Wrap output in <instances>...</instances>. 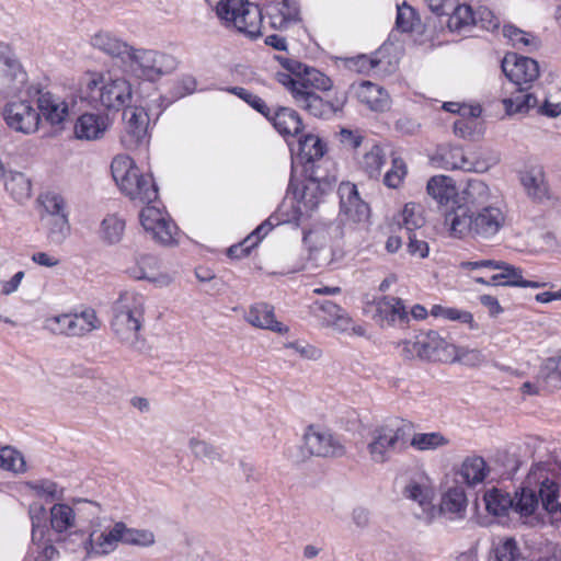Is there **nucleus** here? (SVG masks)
Returning <instances> with one entry per match:
<instances>
[{
	"mask_svg": "<svg viewBox=\"0 0 561 561\" xmlns=\"http://www.w3.org/2000/svg\"><path fill=\"white\" fill-rule=\"evenodd\" d=\"M245 320L252 327L276 333H287L288 327L275 319L274 308L265 302H256L249 308Z\"/></svg>",
	"mask_w": 561,
	"mask_h": 561,
	"instance_id": "27",
	"label": "nucleus"
},
{
	"mask_svg": "<svg viewBox=\"0 0 561 561\" xmlns=\"http://www.w3.org/2000/svg\"><path fill=\"white\" fill-rule=\"evenodd\" d=\"M523 185L528 192V195L537 201H542L548 197V186L543 180V175L539 172L537 174L528 173L523 176Z\"/></svg>",
	"mask_w": 561,
	"mask_h": 561,
	"instance_id": "57",
	"label": "nucleus"
},
{
	"mask_svg": "<svg viewBox=\"0 0 561 561\" xmlns=\"http://www.w3.org/2000/svg\"><path fill=\"white\" fill-rule=\"evenodd\" d=\"M448 444L449 439L440 432L415 433L410 440L411 447L419 451L436 450Z\"/></svg>",
	"mask_w": 561,
	"mask_h": 561,
	"instance_id": "46",
	"label": "nucleus"
},
{
	"mask_svg": "<svg viewBox=\"0 0 561 561\" xmlns=\"http://www.w3.org/2000/svg\"><path fill=\"white\" fill-rule=\"evenodd\" d=\"M142 228L149 232L157 242L170 245L174 242L176 226L163 211L156 206H146L139 214Z\"/></svg>",
	"mask_w": 561,
	"mask_h": 561,
	"instance_id": "17",
	"label": "nucleus"
},
{
	"mask_svg": "<svg viewBox=\"0 0 561 561\" xmlns=\"http://www.w3.org/2000/svg\"><path fill=\"white\" fill-rule=\"evenodd\" d=\"M438 159L440 167L447 170H462L466 172H483L486 167L473 161L465 154L463 149L456 146H447L439 149Z\"/></svg>",
	"mask_w": 561,
	"mask_h": 561,
	"instance_id": "24",
	"label": "nucleus"
},
{
	"mask_svg": "<svg viewBox=\"0 0 561 561\" xmlns=\"http://www.w3.org/2000/svg\"><path fill=\"white\" fill-rule=\"evenodd\" d=\"M146 310V296L136 290L122 291L112 304L111 330L121 344L136 352L145 351L147 345Z\"/></svg>",
	"mask_w": 561,
	"mask_h": 561,
	"instance_id": "1",
	"label": "nucleus"
},
{
	"mask_svg": "<svg viewBox=\"0 0 561 561\" xmlns=\"http://www.w3.org/2000/svg\"><path fill=\"white\" fill-rule=\"evenodd\" d=\"M26 486L37 496L49 501H59L64 497V488L47 479L30 481Z\"/></svg>",
	"mask_w": 561,
	"mask_h": 561,
	"instance_id": "50",
	"label": "nucleus"
},
{
	"mask_svg": "<svg viewBox=\"0 0 561 561\" xmlns=\"http://www.w3.org/2000/svg\"><path fill=\"white\" fill-rule=\"evenodd\" d=\"M111 170L121 192L131 201L150 204L158 198V188L151 175L141 173L130 157L116 156L111 163Z\"/></svg>",
	"mask_w": 561,
	"mask_h": 561,
	"instance_id": "3",
	"label": "nucleus"
},
{
	"mask_svg": "<svg viewBox=\"0 0 561 561\" xmlns=\"http://www.w3.org/2000/svg\"><path fill=\"white\" fill-rule=\"evenodd\" d=\"M26 82V72L20 61L4 47H0V96L13 94Z\"/></svg>",
	"mask_w": 561,
	"mask_h": 561,
	"instance_id": "19",
	"label": "nucleus"
},
{
	"mask_svg": "<svg viewBox=\"0 0 561 561\" xmlns=\"http://www.w3.org/2000/svg\"><path fill=\"white\" fill-rule=\"evenodd\" d=\"M188 448L192 451L193 456L199 460L209 463H216L221 461V456L218 453L217 448L205 440H201L193 437L188 442Z\"/></svg>",
	"mask_w": 561,
	"mask_h": 561,
	"instance_id": "54",
	"label": "nucleus"
},
{
	"mask_svg": "<svg viewBox=\"0 0 561 561\" xmlns=\"http://www.w3.org/2000/svg\"><path fill=\"white\" fill-rule=\"evenodd\" d=\"M300 153L307 161H314L323 157L324 146L319 137L314 135H307L299 141Z\"/></svg>",
	"mask_w": 561,
	"mask_h": 561,
	"instance_id": "60",
	"label": "nucleus"
},
{
	"mask_svg": "<svg viewBox=\"0 0 561 561\" xmlns=\"http://www.w3.org/2000/svg\"><path fill=\"white\" fill-rule=\"evenodd\" d=\"M158 264L154 256L144 255L136 261L135 266L127 270V274L135 280H157Z\"/></svg>",
	"mask_w": 561,
	"mask_h": 561,
	"instance_id": "47",
	"label": "nucleus"
},
{
	"mask_svg": "<svg viewBox=\"0 0 561 561\" xmlns=\"http://www.w3.org/2000/svg\"><path fill=\"white\" fill-rule=\"evenodd\" d=\"M501 68L513 87H530L539 77V65L535 59L514 53L505 55Z\"/></svg>",
	"mask_w": 561,
	"mask_h": 561,
	"instance_id": "16",
	"label": "nucleus"
},
{
	"mask_svg": "<svg viewBox=\"0 0 561 561\" xmlns=\"http://www.w3.org/2000/svg\"><path fill=\"white\" fill-rule=\"evenodd\" d=\"M403 494L419 505L420 511H414L416 518L430 523L436 516L437 510L433 504L434 489L428 477L419 474L412 478Z\"/></svg>",
	"mask_w": 561,
	"mask_h": 561,
	"instance_id": "15",
	"label": "nucleus"
},
{
	"mask_svg": "<svg viewBox=\"0 0 561 561\" xmlns=\"http://www.w3.org/2000/svg\"><path fill=\"white\" fill-rule=\"evenodd\" d=\"M88 100L110 111H119L131 100V85L122 77L110 73L93 75L87 82Z\"/></svg>",
	"mask_w": 561,
	"mask_h": 561,
	"instance_id": "5",
	"label": "nucleus"
},
{
	"mask_svg": "<svg viewBox=\"0 0 561 561\" xmlns=\"http://www.w3.org/2000/svg\"><path fill=\"white\" fill-rule=\"evenodd\" d=\"M101 513V506L92 501L80 500L76 507L66 503H56L50 508V526L57 534H64L77 526V515L94 518Z\"/></svg>",
	"mask_w": 561,
	"mask_h": 561,
	"instance_id": "12",
	"label": "nucleus"
},
{
	"mask_svg": "<svg viewBox=\"0 0 561 561\" xmlns=\"http://www.w3.org/2000/svg\"><path fill=\"white\" fill-rule=\"evenodd\" d=\"M43 206L45 209V215H43L42 219L57 216H68L66 211V202L64 197L58 194H46L43 198Z\"/></svg>",
	"mask_w": 561,
	"mask_h": 561,
	"instance_id": "62",
	"label": "nucleus"
},
{
	"mask_svg": "<svg viewBox=\"0 0 561 561\" xmlns=\"http://www.w3.org/2000/svg\"><path fill=\"white\" fill-rule=\"evenodd\" d=\"M431 313L434 317H440L449 321H458L460 323L468 324L470 330L478 329V323L474 321L472 313L466 310L434 305Z\"/></svg>",
	"mask_w": 561,
	"mask_h": 561,
	"instance_id": "49",
	"label": "nucleus"
},
{
	"mask_svg": "<svg viewBox=\"0 0 561 561\" xmlns=\"http://www.w3.org/2000/svg\"><path fill=\"white\" fill-rule=\"evenodd\" d=\"M124 543V523L116 522L112 527L102 531L92 530L83 539V548L87 553L108 554L113 552L118 543Z\"/></svg>",
	"mask_w": 561,
	"mask_h": 561,
	"instance_id": "20",
	"label": "nucleus"
},
{
	"mask_svg": "<svg viewBox=\"0 0 561 561\" xmlns=\"http://www.w3.org/2000/svg\"><path fill=\"white\" fill-rule=\"evenodd\" d=\"M407 448L404 428L394 423L373 426L367 434L366 450L375 465L389 462L396 454Z\"/></svg>",
	"mask_w": 561,
	"mask_h": 561,
	"instance_id": "6",
	"label": "nucleus"
},
{
	"mask_svg": "<svg viewBox=\"0 0 561 561\" xmlns=\"http://www.w3.org/2000/svg\"><path fill=\"white\" fill-rule=\"evenodd\" d=\"M455 356L449 363H460L470 367H478L486 362L485 355L478 348H468L455 345Z\"/></svg>",
	"mask_w": 561,
	"mask_h": 561,
	"instance_id": "56",
	"label": "nucleus"
},
{
	"mask_svg": "<svg viewBox=\"0 0 561 561\" xmlns=\"http://www.w3.org/2000/svg\"><path fill=\"white\" fill-rule=\"evenodd\" d=\"M423 359L449 363L455 356V344L448 342L436 331L421 334Z\"/></svg>",
	"mask_w": 561,
	"mask_h": 561,
	"instance_id": "25",
	"label": "nucleus"
},
{
	"mask_svg": "<svg viewBox=\"0 0 561 561\" xmlns=\"http://www.w3.org/2000/svg\"><path fill=\"white\" fill-rule=\"evenodd\" d=\"M505 211L497 205H489L478 210L458 206L445 217L450 233L457 238L471 237L478 241H489L504 227Z\"/></svg>",
	"mask_w": 561,
	"mask_h": 561,
	"instance_id": "2",
	"label": "nucleus"
},
{
	"mask_svg": "<svg viewBox=\"0 0 561 561\" xmlns=\"http://www.w3.org/2000/svg\"><path fill=\"white\" fill-rule=\"evenodd\" d=\"M3 118L11 129L22 134L37 131L41 123L39 112L28 100L9 102L4 107Z\"/></svg>",
	"mask_w": 561,
	"mask_h": 561,
	"instance_id": "14",
	"label": "nucleus"
},
{
	"mask_svg": "<svg viewBox=\"0 0 561 561\" xmlns=\"http://www.w3.org/2000/svg\"><path fill=\"white\" fill-rule=\"evenodd\" d=\"M285 347L293 350L302 359L307 360H319L323 355L321 348L305 341L288 342L285 344Z\"/></svg>",
	"mask_w": 561,
	"mask_h": 561,
	"instance_id": "64",
	"label": "nucleus"
},
{
	"mask_svg": "<svg viewBox=\"0 0 561 561\" xmlns=\"http://www.w3.org/2000/svg\"><path fill=\"white\" fill-rule=\"evenodd\" d=\"M311 312L324 329L351 337L370 339L365 323L355 321L345 309L331 300H316L311 306Z\"/></svg>",
	"mask_w": 561,
	"mask_h": 561,
	"instance_id": "9",
	"label": "nucleus"
},
{
	"mask_svg": "<svg viewBox=\"0 0 561 561\" xmlns=\"http://www.w3.org/2000/svg\"><path fill=\"white\" fill-rule=\"evenodd\" d=\"M110 127L108 116L98 113H84L75 124V135L78 139L96 140L104 136Z\"/></svg>",
	"mask_w": 561,
	"mask_h": 561,
	"instance_id": "26",
	"label": "nucleus"
},
{
	"mask_svg": "<svg viewBox=\"0 0 561 561\" xmlns=\"http://www.w3.org/2000/svg\"><path fill=\"white\" fill-rule=\"evenodd\" d=\"M124 64L129 72L139 79L157 81L176 68V59L169 54L131 46Z\"/></svg>",
	"mask_w": 561,
	"mask_h": 561,
	"instance_id": "8",
	"label": "nucleus"
},
{
	"mask_svg": "<svg viewBox=\"0 0 561 561\" xmlns=\"http://www.w3.org/2000/svg\"><path fill=\"white\" fill-rule=\"evenodd\" d=\"M398 224L409 233H414V230L422 228L425 224L422 206L415 203L405 204L399 215Z\"/></svg>",
	"mask_w": 561,
	"mask_h": 561,
	"instance_id": "45",
	"label": "nucleus"
},
{
	"mask_svg": "<svg viewBox=\"0 0 561 561\" xmlns=\"http://www.w3.org/2000/svg\"><path fill=\"white\" fill-rule=\"evenodd\" d=\"M48 229V239L55 244L62 243L70 232L68 216H57L42 219Z\"/></svg>",
	"mask_w": 561,
	"mask_h": 561,
	"instance_id": "52",
	"label": "nucleus"
},
{
	"mask_svg": "<svg viewBox=\"0 0 561 561\" xmlns=\"http://www.w3.org/2000/svg\"><path fill=\"white\" fill-rule=\"evenodd\" d=\"M36 108L50 125L61 124L68 114L67 103L49 92L39 94Z\"/></svg>",
	"mask_w": 561,
	"mask_h": 561,
	"instance_id": "31",
	"label": "nucleus"
},
{
	"mask_svg": "<svg viewBox=\"0 0 561 561\" xmlns=\"http://www.w3.org/2000/svg\"><path fill=\"white\" fill-rule=\"evenodd\" d=\"M265 117L284 136H295L302 130V122L299 114L290 107L279 106L275 111L271 110V115Z\"/></svg>",
	"mask_w": 561,
	"mask_h": 561,
	"instance_id": "30",
	"label": "nucleus"
},
{
	"mask_svg": "<svg viewBox=\"0 0 561 561\" xmlns=\"http://www.w3.org/2000/svg\"><path fill=\"white\" fill-rule=\"evenodd\" d=\"M386 163V154L379 145H373L359 160V168L370 178L378 179Z\"/></svg>",
	"mask_w": 561,
	"mask_h": 561,
	"instance_id": "42",
	"label": "nucleus"
},
{
	"mask_svg": "<svg viewBox=\"0 0 561 561\" xmlns=\"http://www.w3.org/2000/svg\"><path fill=\"white\" fill-rule=\"evenodd\" d=\"M408 173L407 164L403 159L392 157L391 168L383 176V184L389 188H398Z\"/></svg>",
	"mask_w": 561,
	"mask_h": 561,
	"instance_id": "58",
	"label": "nucleus"
},
{
	"mask_svg": "<svg viewBox=\"0 0 561 561\" xmlns=\"http://www.w3.org/2000/svg\"><path fill=\"white\" fill-rule=\"evenodd\" d=\"M493 553L496 561H523V554L517 541L511 537L499 538L493 543Z\"/></svg>",
	"mask_w": 561,
	"mask_h": 561,
	"instance_id": "48",
	"label": "nucleus"
},
{
	"mask_svg": "<svg viewBox=\"0 0 561 561\" xmlns=\"http://www.w3.org/2000/svg\"><path fill=\"white\" fill-rule=\"evenodd\" d=\"M305 448L316 457L336 458L345 455V447L329 431L309 426L304 435Z\"/></svg>",
	"mask_w": 561,
	"mask_h": 561,
	"instance_id": "18",
	"label": "nucleus"
},
{
	"mask_svg": "<svg viewBox=\"0 0 561 561\" xmlns=\"http://www.w3.org/2000/svg\"><path fill=\"white\" fill-rule=\"evenodd\" d=\"M337 193L340 196L341 215L353 222H363L368 219L369 207L360 198L355 184L342 182L339 185Z\"/></svg>",
	"mask_w": 561,
	"mask_h": 561,
	"instance_id": "22",
	"label": "nucleus"
},
{
	"mask_svg": "<svg viewBox=\"0 0 561 561\" xmlns=\"http://www.w3.org/2000/svg\"><path fill=\"white\" fill-rule=\"evenodd\" d=\"M503 35L519 50L531 53L540 46V41L536 35L517 28L514 25H504Z\"/></svg>",
	"mask_w": 561,
	"mask_h": 561,
	"instance_id": "38",
	"label": "nucleus"
},
{
	"mask_svg": "<svg viewBox=\"0 0 561 561\" xmlns=\"http://www.w3.org/2000/svg\"><path fill=\"white\" fill-rule=\"evenodd\" d=\"M352 89L358 101L373 111H385L389 105V95L382 87L370 81L353 84Z\"/></svg>",
	"mask_w": 561,
	"mask_h": 561,
	"instance_id": "28",
	"label": "nucleus"
},
{
	"mask_svg": "<svg viewBox=\"0 0 561 561\" xmlns=\"http://www.w3.org/2000/svg\"><path fill=\"white\" fill-rule=\"evenodd\" d=\"M91 45L111 57L125 61L131 46L108 32H99L91 37Z\"/></svg>",
	"mask_w": 561,
	"mask_h": 561,
	"instance_id": "33",
	"label": "nucleus"
},
{
	"mask_svg": "<svg viewBox=\"0 0 561 561\" xmlns=\"http://www.w3.org/2000/svg\"><path fill=\"white\" fill-rule=\"evenodd\" d=\"M43 329L54 335L72 337L70 312L46 317L43 322Z\"/></svg>",
	"mask_w": 561,
	"mask_h": 561,
	"instance_id": "51",
	"label": "nucleus"
},
{
	"mask_svg": "<svg viewBox=\"0 0 561 561\" xmlns=\"http://www.w3.org/2000/svg\"><path fill=\"white\" fill-rule=\"evenodd\" d=\"M554 365L553 358H548L538 373V382L547 391L561 388V374L554 368Z\"/></svg>",
	"mask_w": 561,
	"mask_h": 561,
	"instance_id": "53",
	"label": "nucleus"
},
{
	"mask_svg": "<svg viewBox=\"0 0 561 561\" xmlns=\"http://www.w3.org/2000/svg\"><path fill=\"white\" fill-rule=\"evenodd\" d=\"M461 199L465 204L461 206L469 210H471L470 207L478 210L482 207L493 205L491 203V192L489 186L480 180L468 181L466 187L461 192Z\"/></svg>",
	"mask_w": 561,
	"mask_h": 561,
	"instance_id": "32",
	"label": "nucleus"
},
{
	"mask_svg": "<svg viewBox=\"0 0 561 561\" xmlns=\"http://www.w3.org/2000/svg\"><path fill=\"white\" fill-rule=\"evenodd\" d=\"M0 466L1 468L21 473L25 471V461L23 456L11 447H3L0 449Z\"/></svg>",
	"mask_w": 561,
	"mask_h": 561,
	"instance_id": "59",
	"label": "nucleus"
},
{
	"mask_svg": "<svg viewBox=\"0 0 561 561\" xmlns=\"http://www.w3.org/2000/svg\"><path fill=\"white\" fill-rule=\"evenodd\" d=\"M483 502L486 511L494 516H503L513 508V500L510 494L497 488L485 491Z\"/></svg>",
	"mask_w": 561,
	"mask_h": 561,
	"instance_id": "41",
	"label": "nucleus"
},
{
	"mask_svg": "<svg viewBox=\"0 0 561 561\" xmlns=\"http://www.w3.org/2000/svg\"><path fill=\"white\" fill-rule=\"evenodd\" d=\"M125 231V220L117 214L106 215L100 225V238L106 244L118 243Z\"/></svg>",
	"mask_w": 561,
	"mask_h": 561,
	"instance_id": "40",
	"label": "nucleus"
},
{
	"mask_svg": "<svg viewBox=\"0 0 561 561\" xmlns=\"http://www.w3.org/2000/svg\"><path fill=\"white\" fill-rule=\"evenodd\" d=\"M266 14L271 27L285 31L299 21V5L296 0L275 1L266 5Z\"/></svg>",
	"mask_w": 561,
	"mask_h": 561,
	"instance_id": "23",
	"label": "nucleus"
},
{
	"mask_svg": "<svg viewBox=\"0 0 561 561\" xmlns=\"http://www.w3.org/2000/svg\"><path fill=\"white\" fill-rule=\"evenodd\" d=\"M529 88L530 87L526 85L513 87L510 84L504 87L505 91L511 93V96L504 98L502 101L506 114L526 113L538 105V99L533 93L528 92Z\"/></svg>",
	"mask_w": 561,
	"mask_h": 561,
	"instance_id": "29",
	"label": "nucleus"
},
{
	"mask_svg": "<svg viewBox=\"0 0 561 561\" xmlns=\"http://www.w3.org/2000/svg\"><path fill=\"white\" fill-rule=\"evenodd\" d=\"M276 80L278 83L287 88L298 107H311L317 111L321 106V103L317 99L310 95L309 98L308 95L304 96V94L300 93V88L298 87L300 83L299 70L291 73L277 72Z\"/></svg>",
	"mask_w": 561,
	"mask_h": 561,
	"instance_id": "35",
	"label": "nucleus"
},
{
	"mask_svg": "<svg viewBox=\"0 0 561 561\" xmlns=\"http://www.w3.org/2000/svg\"><path fill=\"white\" fill-rule=\"evenodd\" d=\"M539 504L538 496L531 489L523 488L522 492L516 501L513 503V508L520 515H531Z\"/></svg>",
	"mask_w": 561,
	"mask_h": 561,
	"instance_id": "61",
	"label": "nucleus"
},
{
	"mask_svg": "<svg viewBox=\"0 0 561 561\" xmlns=\"http://www.w3.org/2000/svg\"><path fill=\"white\" fill-rule=\"evenodd\" d=\"M216 13L226 26L234 27L250 38L261 35L263 19L261 9L248 0H220L216 7Z\"/></svg>",
	"mask_w": 561,
	"mask_h": 561,
	"instance_id": "7",
	"label": "nucleus"
},
{
	"mask_svg": "<svg viewBox=\"0 0 561 561\" xmlns=\"http://www.w3.org/2000/svg\"><path fill=\"white\" fill-rule=\"evenodd\" d=\"M527 480L529 484L536 483L539 485L538 495L542 507L549 515L561 507V488L554 479L546 474L543 467L533 468Z\"/></svg>",
	"mask_w": 561,
	"mask_h": 561,
	"instance_id": "21",
	"label": "nucleus"
},
{
	"mask_svg": "<svg viewBox=\"0 0 561 561\" xmlns=\"http://www.w3.org/2000/svg\"><path fill=\"white\" fill-rule=\"evenodd\" d=\"M462 268L471 271H479L478 275H472L473 280H527L534 277L528 271L505 262H496L491 260H483L478 262H462Z\"/></svg>",
	"mask_w": 561,
	"mask_h": 561,
	"instance_id": "13",
	"label": "nucleus"
},
{
	"mask_svg": "<svg viewBox=\"0 0 561 561\" xmlns=\"http://www.w3.org/2000/svg\"><path fill=\"white\" fill-rule=\"evenodd\" d=\"M488 468L484 459L479 456L468 457L461 466L460 476L469 485H474L484 480Z\"/></svg>",
	"mask_w": 561,
	"mask_h": 561,
	"instance_id": "43",
	"label": "nucleus"
},
{
	"mask_svg": "<svg viewBox=\"0 0 561 561\" xmlns=\"http://www.w3.org/2000/svg\"><path fill=\"white\" fill-rule=\"evenodd\" d=\"M154 542L156 537L151 530L129 528L124 523V545L147 548L153 546Z\"/></svg>",
	"mask_w": 561,
	"mask_h": 561,
	"instance_id": "55",
	"label": "nucleus"
},
{
	"mask_svg": "<svg viewBox=\"0 0 561 561\" xmlns=\"http://www.w3.org/2000/svg\"><path fill=\"white\" fill-rule=\"evenodd\" d=\"M431 195L440 205L448 203L457 195V188L451 178L446 175L432 176L426 186Z\"/></svg>",
	"mask_w": 561,
	"mask_h": 561,
	"instance_id": "37",
	"label": "nucleus"
},
{
	"mask_svg": "<svg viewBox=\"0 0 561 561\" xmlns=\"http://www.w3.org/2000/svg\"><path fill=\"white\" fill-rule=\"evenodd\" d=\"M30 515L32 519V541L42 540L46 534L45 520L46 511L42 505L31 506Z\"/></svg>",
	"mask_w": 561,
	"mask_h": 561,
	"instance_id": "63",
	"label": "nucleus"
},
{
	"mask_svg": "<svg viewBox=\"0 0 561 561\" xmlns=\"http://www.w3.org/2000/svg\"><path fill=\"white\" fill-rule=\"evenodd\" d=\"M477 16L471 7L460 4L454 7L453 13L449 15L447 26L451 32H462L476 25Z\"/></svg>",
	"mask_w": 561,
	"mask_h": 561,
	"instance_id": "44",
	"label": "nucleus"
},
{
	"mask_svg": "<svg viewBox=\"0 0 561 561\" xmlns=\"http://www.w3.org/2000/svg\"><path fill=\"white\" fill-rule=\"evenodd\" d=\"M285 68L290 72H295L299 70V81L298 87L300 88V93L306 95H310L317 99L321 106L316 111L311 107H301L307 111L309 114L314 117H328L331 114L340 111L345 103V98L336 99V104L331 102H325L321 96L317 94L316 91H329L332 88V80L325 76L320 70L305 66L296 60H286L284 64Z\"/></svg>",
	"mask_w": 561,
	"mask_h": 561,
	"instance_id": "4",
	"label": "nucleus"
},
{
	"mask_svg": "<svg viewBox=\"0 0 561 561\" xmlns=\"http://www.w3.org/2000/svg\"><path fill=\"white\" fill-rule=\"evenodd\" d=\"M4 186L12 198L19 203L27 201L32 195L31 180L22 172H10Z\"/></svg>",
	"mask_w": 561,
	"mask_h": 561,
	"instance_id": "39",
	"label": "nucleus"
},
{
	"mask_svg": "<svg viewBox=\"0 0 561 561\" xmlns=\"http://www.w3.org/2000/svg\"><path fill=\"white\" fill-rule=\"evenodd\" d=\"M468 501L462 486L450 488L443 496L440 512L449 514L451 518H462L466 514Z\"/></svg>",
	"mask_w": 561,
	"mask_h": 561,
	"instance_id": "36",
	"label": "nucleus"
},
{
	"mask_svg": "<svg viewBox=\"0 0 561 561\" xmlns=\"http://www.w3.org/2000/svg\"><path fill=\"white\" fill-rule=\"evenodd\" d=\"M72 337H83L99 330L102 325L93 308L87 307L80 311L70 312Z\"/></svg>",
	"mask_w": 561,
	"mask_h": 561,
	"instance_id": "34",
	"label": "nucleus"
},
{
	"mask_svg": "<svg viewBox=\"0 0 561 561\" xmlns=\"http://www.w3.org/2000/svg\"><path fill=\"white\" fill-rule=\"evenodd\" d=\"M363 313L369 317L381 329L393 327L397 322L408 320V311L402 300L385 295L365 294L363 296Z\"/></svg>",
	"mask_w": 561,
	"mask_h": 561,
	"instance_id": "10",
	"label": "nucleus"
},
{
	"mask_svg": "<svg viewBox=\"0 0 561 561\" xmlns=\"http://www.w3.org/2000/svg\"><path fill=\"white\" fill-rule=\"evenodd\" d=\"M124 128L119 140L123 147L134 151L148 145L149 115L144 107L129 106L123 112Z\"/></svg>",
	"mask_w": 561,
	"mask_h": 561,
	"instance_id": "11",
	"label": "nucleus"
}]
</instances>
